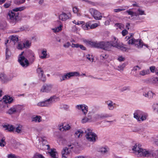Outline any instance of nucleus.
I'll return each instance as SVG.
<instances>
[{
    "label": "nucleus",
    "mask_w": 158,
    "mask_h": 158,
    "mask_svg": "<svg viewBox=\"0 0 158 158\" xmlns=\"http://www.w3.org/2000/svg\"><path fill=\"white\" fill-rule=\"evenodd\" d=\"M26 8L24 6L16 7L7 13V18L10 22L12 24L15 25L20 20L19 16L18 11H21Z\"/></svg>",
    "instance_id": "1"
},
{
    "label": "nucleus",
    "mask_w": 158,
    "mask_h": 158,
    "mask_svg": "<svg viewBox=\"0 0 158 158\" xmlns=\"http://www.w3.org/2000/svg\"><path fill=\"white\" fill-rule=\"evenodd\" d=\"M60 100L59 98L55 95L51 96L49 98L44 101L40 102L37 104V106L39 107H50L52 103Z\"/></svg>",
    "instance_id": "2"
},
{
    "label": "nucleus",
    "mask_w": 158,
    "mask_h": 158,
    "mask_svg": "<svg viewBox=\"0 0 158 158\" xmlns=\"http://www.w3.org/2000/svg\"><path fill=\"white\" fill-rule=\"evenodd\" d=\"M132 150L135 153L137 154L138 157L143 156V155H145V154L147 153V152L146 153H144L145 150L142 148L141 145L138 143H135L133 146Z\"/></svg>",
    "instance_id": "3"
},
{
    "label": "nucleus",
    "mask_w": 158,
    "mask_h": 158,
    "mask_svg": "<svg viewBox=\"0 0 158 158\" xmlns=\"http://www.w3.org/2000/svg\"><path fill=\"white\" fill-rule=\"evenodd\" d=\"M87 132L85 136L86 139L89 141L95 142L96 140L98 139L97 135L93 132L90 129H87Z\"/></svg>",
    "instance_id": "4"
},
{
    "label": "nucleus",
    "mask_w": 158,
    "mask_h": 158,
    "mask_svg": "<svg viewBox=\"0 0 158 158\" xmlns=\"http://www.w3.org/2000/svg\"><path fill=\"white\" fill-rule=\"evenodd\" d=\"M80 73L77 72H73L65 73L63 75H62L61 78H60V81H64L69 79L71 77L73 76H79Z\"/></svg>",
    "instance_id": "5"
},
{
    "label": "nucleus",
    "mask_w": 158,
    "mask_h": 158,
    "mask_svg": "<svg viewBox=\"0 0 158 158\" xmlns=\"http://www.w3.org/2000/svg\"><path fill=\"white\" fill-rule=\"evenodd\" d=\"M127 43L129 44L134 45L135 46L138 48H141L143 46L141 40H135L134 38L129 40Z\"/></svg>",
    "instance_id": "6"
},
{
    "label": "nucleus",
    "mask_w": 158,
    "mask_h": 158,
    "mask_svg": "<svg viewBox=\"0 0 158 158\" xmlns=\"http://www.w3.org/2000/svg\"><path fill=\"white\" fill-rule=\"evenodd\" d=\"M111 42L107 41L105 42L104 41L101 42V49H103L105 50L109 51H110L112 48V46H115L116 45L115 44H111Z\"/></svg>",
    "instance_id": "7"
},
{
    "label": "nucleus",
    "mask_w": 158,
    "mask_h": 158,
    "mask_svg": "<svg viewBox=\"0 0 158 158\" xmlns=\"http://www.w3.org/2000/svg\"><path fill=\"white\" fill-rule=\"evenodd\" d=\"M134 117L138 121H143L146 119L147 117L145 115L143 114V112L139 110H137L134 114Z\"/></svg>",
    "instance_id": "8"
},
{
    "label": "nucleus",
    "mask_w": 158,
    "mask_h": 158,
    "mask_svg": "<svg viewBox=\"0 0 158 158\" xmlns=\"http://www.w3.org/2000/svg\"><path fill=\"white\" fill-rule=\"evenodd\" d=\"M89 12L95 20H99L101 19L102 17L101 13L97 10L93 8H91L89 9Z\"/></svg>",
    "instance_id": "9"
},
{
    "label": "nucleus",
    "mask_w": 158,
    "mask_h": 158,
    "mask_svg": "<svg viewBox=\"0 0 158 158\" xmlns=\"http://www.w3.org/2000/svg\"><path fill=\"white\" fill-rule=\"evenodd\" d=\"M18 61L23 68H27L29 65V61L25 56H21L19 58H18Z\"/></svg>",
    "instance_id": "10"
},
{
    "label": "nucleus",
    "mask_w": 158,
    "mask_h": 158,
    "mask_svg": "<svg viewBox=\"0 0 158 158\" xmlns=\"http://www.w3.org/2000/svg\"><path fill=\"white\" fill-rule=\"evenodd\" d=\"M36 72L38 75L39 79L43 82L46 81V77L44 74V72L41 68H38L36 69Z\"/></svg>",
    "instance_id": "11"
},
{
    "label": "nucleus",
    "mask_w": 158,
    "mask_h": 158,
    "mask_svg": "<svg viewBox=\"0 0 158 158\" xmlns=\"http://www.w3.org/2000/svg\"><path fill=\"white\" fill-rule=\"evenodd\" d=\"M84 42L86 43L91 48H100L101 42H97V41H93L85 40Z\"/></svg>",
    "instance_id": "12"
},
{
    "label": "nucleus",
    "mask_w": 158,
    "mask_h": 158,
    "mask_svg": "<svg viewBox=\"0 0 158 158\" xmlns=\"http://www.w3.org/2000/svg\"><path fill=\"white\" fill-rule=\"evenodd\" d=\"M76 108L78 110H81L85 115H86L88 112V107L86 105H78L76 106Z\"/></svg>",
    "instance_id": "13"
},
{
    "label": "nucleus",
    "mask_w": 158,
    "mask_h": 158,
    "mask_svg": "<svg viewBox=\"0 0 158 158\" xmlns=\"http://www.w3.org/2000/svg\"><path fill=\"white\" fill-rule=\"evenodd\" d=\"M52 88V85L45 84L43 85L40 91L43 92L48 93L51 91Z\"/></svg>",
    "instance_id": "14"
},
{
    "label": "nucleus",
    "mask_w": 158,
    "mask_h": 158,
    "mask_svg": "<svg viewBox=\"0 0 158 158\" xmlns=\"http://www.w3.org/2000/svg\"><path fill=\"white\" fill-rule=\"evenodd\" d=\"M71 16V15L70 12L68 13L67 14L65 13L62 12L59 15V18L60 20L64 21L69 19Z\"/></svg>",
    "instance_id": "15"
},
{
    "label": "nucleus",
    "mask_w": 158,
    "mask_h": 158,
    "mask_svg": "<svg viewBox=\"0 0 158 158\" xmlns=\"http://www.w3.org/2000/svg\"><path fill=\"white\" fill-rule=\"evenodd\" d=\"M13 101V98L10 96L5 95L3 98V102L7 105L11 103Z\"/></svg>",
    "instance_id": "16"
},
{
    "label": "nucleus",
    "mask_w": 158,
    "mask_h": 158,
    "mask_svg": "<svg viewBox=\"0 0 158 158\" xmlns=\"http://www.w3.org/2000/svg\"><path fill=\"white\" fill-rule=\"evenodd\" d=\"M19 108H20V109H19V110H21V107L19 105L13 106L8 111V113L10 114H14L18 111Z\"/></svg>",
    "instance_id": "17"
},
{
    "label": "nucleus",
    "mask_w": 158,
    "mask_h": 158,
    "mask_svg": "<svg viewBox=\"0 0 158 158\" xmlns=\"http://www.w3.org/2000/svg\"><path fill=\"white\" fill-rule=\"evenodd\" d=\"M112 116L107 114L102 113L97 114L95 115V117L98 119H103L108 117H111Z\"/></svg>",
    "instance_id": "18"
},
{
    "label": "nucleus",
    "mask_w": 158,
    "mask_h": 158,
    "mask_svg": "<svg viewBox=\"0 0 158 158\" xmlns=\"http://www.w3.org/2000/svg\"><path fill=\"white\" fill-rule=\"evenodd\" d=\"M11 80V79H10L7 78L6 75L4 73H2L0 74V81L2 83H5Z\"/></svg>",
    "instance_id": "19"
},
{
    "label": "nucleus",
    "mask_w": 158,
    "mask_h": 158,
    "mask_svg": "<svg viewBox=\"0 0 158 158\" xmlns=\"http://www.w3.org/2000/svg\"><path fill=\"white\" fill-rule=\"evenodd\" d=\"M3 127L6 128V129L7 130L10 132H13L15 130V127L12 125L7 124L3 125Z\"/></svg>",
    "instance_id": "20"
},
{
    "label": "nucleus",
    "mask_w": 158,
    "mask_h": 158,
    "mask_svg": "<svg viewBox=\"0 0 158 158\" xmlns=\"http://www.w3.org/2000/svg\"><path fill=\"white\" fill-rule=\"evenodd\" d=\"M106 104L107 105V108L110 110H113L114 108V105L115 104V103H114L113 102L110 100L107 101L106 102Z\"/></svg>",
    "instance_id": "21"
},
{
    "label": "nucleus",
    "mask_w": 158,
    "mask_h": 158,
    "mask_svg": "<svg viewBox=\"0 0 158 158\" xmlns=\"http://www.w3.org/2000/svg\"><path fill=\"white\" fill-rule=\"evenodd\" d=\"M52 158H57L56 154L57 152L56 151V149L55 148L52 149L51 151L48 152Z\"/></svg>",
    "instance_id": "22"
},
{
    "label": "nucleus",
    "mask_w": 158,
    "mask_h": 158,
    "mask_svg": "<svg viewBox=\"0 0 158 158\" xmlns=\"http://www.w3.org/2000/svg\"><path fill=\"white\" fill-rule=\"evenodd\" d=\"M112 40H111L109 41L110 42H111V44L113 45V44H115L116 45L115 46H112L113 47H115L117 48L118 46L119 45L118 44V43L117 41L118 39L114 36H112L111 37Z\"/></svg>",
    "instance_id": "23"
},
{
    "label": "nucleus",
    "mask_w": 158,
    "mask_h": 158,
    "mask_svg": "<svg viewBox=\"0 0 158 158\" xmlns=\"http://www.w3.org/2000/svg\"><path fill=\"white\" fill-rule=\"evenodd\" d=\"M5 55L6 59L7 60L9 59L11 55V52L10 49L7 47V46H6Z\"/></svg>",
    "instance_id": "24"
},
{
    "label": "nucleus",
    "mask_w": 158,
    "mask_h": 158,
    "mask_svg": "<svg viewBox=\"0 0 158 158\" xmlns=\"http://www.w3.org/2000/svg\"><path fill=\"white\" fill-rule=\"evenodd\" d=\"M153 93L152 91H149L147 93H143V95L146 97L150 98L153 97Z\"/></svg>",
    "instance_id": "25"
},
{
    "label": "nucleus",
    "mask_w": 158,
    "mask_h": 158,
    "mask_svg": "<svg viewBox=\"0 0 158 158\" xmlns=\"http://www.w3.org/2000/svg\"><path fill=\"white\" fill-rule=\"evenodd\" d=\"M10 42L13 41L14 44L17 42L19 41L18 36L16 35L14 36V35L10 36Z\"/></svg>",
    "instance_id": "26"
},
{
    "label": "nucleus",
    "mask_w": 158,
    "mask_h": 158,
    "mask_svg": "<svg viewBox=\"0 0 158 158\" xmlns=\"http://www.w3.org/2000/svg\"><path fill=\"white\" fill-rule=\"evenodd\" d=\"M41 117L39 115H36L35 117L32 118V121L33 122H40L41 121Z\"/></svg>",
    "instance_id": "27"
},
{
    "label": "nucleus",
    "mask_w": 158,
    "mask_h": 158,
    "mask_svg": "<svg viewBox=\"0 0 158 158\" xmlns=\"http://www.w3.org/2000/svg\"><path fill=\"white\" fill-rule=\"evenodd\" d=\"M146 152L147 153L145 154V155H143V157H151V156H154L155 154L154 153H153L152 152H149L148 151H146V150L144 151V154L146 153Z\"/></svg>",
    "instance_id": "28"
},
{
    "label": "nucleus",
    "mask_w": 158,
    "mask_h": 158,
    "mask_svg": "<svg viewBox=\"0 0 158 158\" xmlns=\"http://www.w3.org/2000/svg\"><path fill=\"white\" fill-rule=\"evenodd\" d=\"M149 69L151 72L154 73L155 72L158 75V68L156 69L155 66H152L150 67Z\"/></svg>",
    "instance_id": "29"
},
{
    "label": "nucleus",
    "mask_w": 158,
    "mask_h": 158,
    "mask_svg": "<svg viewBox=\"0 0 158 158\" xmlns=\"http://www.w3.org/2000/svg\"><path fill=\"white\" fill-rule=\"evenodd\" d=\"M31 52V56L30 57V56H27V57L30 60V61L31 63H32L34 62L35 59V54L33 52Z\"/></svg>",
    "instance_id": "30"
},
{
    "label": "nucleus",
    "mask_w": 158,
    "mask_h": 158,
    "mask_svg": "<svg viewBox=\"0 0 158 158\" xmlns=\"http://www.w3.org/2000/svg\"><path fill=\"white\" fill-rule=\"evenodd\" d=\"M126 64L124 63H123L121 65H119L116 68V69L118 71H123L124 68L125 67Z\"/></svg>",
    "instance_id": "31"
},
{
    "label": "nucleus",
    "mask_w": 158,
    "mask_h": 158,
    "mask_svg": "<svg viewBox=\"0 0 158 158\" xmlns=\"http://www.w3.org/2000/svg\"><path fill=\"white\" fill-rule=\"evenodd\" d=\"M24 48H28L31 46V42H30L29 40H27L26 42L23 43Z\"/></svg>",
    "instance_id": "32"
},
{
    "label": "nucleus",
    "mask_w": 158,
    "mask_h": 158,
    "mask_svg": "<svg viewBox=\"0 0 158 158\" xmlns=\"http://www.w3.org/2000/svg\"><path fill=\"white\" fill-rule=\"evenodd\" d=\"M150 71L148 69L143 70L140 72L139 74L142 76H144L146 74H149Z\"/></svg>",
    "instance_id": "33"
},
{
    "label": "nucleus",
    "mask_w": 158,
    "mask_h": 158,
    "mask_svg": "<svg viewBox=\"0 0 158 158\" xmlns=\"http://www.w3.org/2000/svg\"><path fill=\"white\" fill-rule=\"evenodd\" d=\"M42 54L43 55L40 57V58L42 59L46 58L47 56V50L46 49H43L42 52Z\"/></svg>",
    "instance_id": "34"
},
{
    "label": "nucleus",
    "mask_w": 158,
    "mask_h": 158,
    "mask_svg": "<svg viewBox=\"0 0 158 158\" xmlns=\"http://www.w3.org/2000/svg\"><path fill=\"white\" fill-rule=\"evenodd\" d=\"M24 47L23 44H22L19 43L18 44L17 48L19 50H22L23 48H25Z\"/></svg>",
    "instance_id": "35"
},
{
    "label": "nucleus",
    "mask_w": 158,
    "mask_h": 158,
    "mask_svg": "<svg viewBox=\"0 0 158 158\" xmlns=\"http://www.w3.org/2000/svg\"><path fill=\"white\" fill-rule=\"evenodd\" d=\"M130 87L129 86H126L123 87L120 89V90L121 92H123L124 91L130 90Z\"/></svg>",
    "instance_id": "36"
},
{
    "label": "nucleus",
    "mask_w": 158,
    "mask_h": 158,
    "mask_svg": "<svg viewBox=\"0 0 158 158\" xmlns=\"http://www.w3.org/2000/svg\"><path fill=\"white\" fill-rule=\"evenodd\" d=\"M5 145L6 142L5 141V139L3 138L0 141V146L3 147Z\"/></svg>",
    "instance_id": "37"
},
{
    "label": "nucleus",
    "mask_w": 158,
    "mask_h": 158,
    "mask_svg": "<svg viewBox=\"0 0 158 158\" xmlns=\"http://www.w3.org/2000/svg\"><path fill=\"white\" fill-rule=\"evenodd\" d=\"M117 48L118 49H120L121 50L123 51H126L128 49V48L125 47L123 46H121L119 45Z\"/></svg>",
    "instance_id": "38"
},
{
    "label": "nucleus",
    "mask_w": 158,
    "mask_h": 158,
    "mask_svg": "<svg viewBox=\"0 0 158 158\" xmlns=\"http://www.w3.org/2000/svg\"><path fill=\"white\" fill-rule=\"evenodd\" d=\"M62 26L61 25H60L59 26L53 29V30H54L55 32H58L61 30V27Z\"/></svg>",
    "instance_id": "39"
},
{
    "label": "nucleus",
    "mask_w": 158,
    "mask_h": 158,
    "mask_svg": "<svg viewBox=\"0 0 158 158\" xmlns=\"http://www.w3.org/2000/svg\"><path fill=\"white\" fill-rule=\"evenodd\" d=\"M73 23L77 25L82 24L85 23V22L83 21H78L77 22H76L75 20L73 21Z\"/></svg>",
    "instance_id": "40"
},
{
    "label": "nucleus",
    "mask_w": 158,
    "mask_h": 158,
    "mask_svg": "<svg viewBox=\"0 0 158 158\" xmlns=\"http://www.w3.org/2000/svg\"><path fill=\"white\" fill-rule=\"evenodd\" d=\"M100 151L102 153H105L107 152V149L105 148H102L100 150Z\"/></svg>",
    "instance_id": "41"
},
{
    "label": "nucleus",
    "mask_w": 158,
    "mask_h": 158,
    "mask_svg": "<svg viewBox=\"0 0 158 158\" xmlns=\"http://www.w3.org/2000/svg\"><path fill=\"white\" fill-rule=\"evenodd\" d=\"M90 24H91V22H88L87 23H86V24L84 26V24H83L82 26L83 27H84L85 26V27L87 29L88 28V27H90Z\"/></svg>",
    "instance_id": "42"
},
{
    "label": "nucleus",
    "mask_w": 158,
    "mask_h": 158,
    "mask_svg": "<svg viewBox=\"0 0 158 158\" xmlns=\"http://www.w3.org/2000/svg\"><path fill=\"white\" fill-rule=\"evenodd\" d=\"M125 10V9H115L114 10V11L115 12H118L121 11H124Z\"/></svg>",
    "instance_id": "43"
},
{
    "label": "nucleus",
    "mask_w": 158,
    "mask_h": 158,
    "mask_svg": "<svg viewBox=\"0 0 158 158\" xmlns=\"http://www.w3.org/2000/svg\"><path fill=\"white\" fill-rule=\"evenodd\" d=\"M98 26V23H94L90 25V28L91 29H94V28H96V27H97Z\"/></svg>",
    "instance_id": "44"
},
{
    "label": "nucleus",
    "mask_w": 158,
    "mask_h": 158,
    "mask_svg": "<svg viewBox=\"0 0 158 158\" xmlns=\"http://www.w3.org/2000/svg\"><path fill=\"white\" fill-rule=\"evenodd\" d=\"M88 122H89V121L88 120L87 117L84 118L82 119L81 121V123H84Z\"/></svg>",
    "instance_id": "45"
},
{
    "label": "nucleus",
    "mask_w": 158,
    "mask_h": 158,
    "mask_svg": "<svg viewBox=\"0 0 158 158\" xmlns=\"http://www.w3.org/2000/svg\"><path fill=\"white\" fill-rule=\"evenodd\" d=\"M138 11L139 12V14L140 15H145L144 12L143 10H142L140 8H139L138 10Z\"/></svg>",
    "instance_id": "46"
},
{
    "label": "nucleus",
    "mask_w": 158,
    "mask_h": 158,
    "mask_svg": "<svg viewBox=\"0 0 158 158\" xmlns=\"http://www.w3.org/2000/svg\"><path fill=\"white\" fill-rule=\"evenodd\" d=\"M78 10L79 9L76 6H75L73 8V11L74 13H77L78 11Z\"/></svg>",
    "instance_id": "47"
},
{
    "label": "nucleus",
    "mask_w": 158,
    "mask_h": 158,
    "mask_svg": "<svg viewBox=\"0 0 158 158\" xmlns=\"http://www.w3.org/2000/svg\"><path fill=\"white\" fill-rule=\"evenodd\" d=\"M79 132H80V131L77 130L76 131L74 134L75 136L79 137L80 136V133H79Z\"/></svg>",
    "instance_id": "48"
},
{
    "label": "nucleus",
    "mask_w": 158,
    "mask_h": 158,
    "mask_svg": "<svg viewBox=\"0 0 158 158\" xmlns=\"http://www.w3.org/2000/svg\"><path fill=\"white\" fill-rule=\"evenodd\" d=\"M8 158H17V156L14 154H10L7 156Z\"/></svg>",
    "instance_id": "49"
},
{
    "label": "nucleus",
    "mask_w": 158,
    "mask_h": 158,
    "mask_svg": "<svg viewBox=\"0 0 158 158\" xmlns=\"http://www.w3.org/2000/svg\"><path fill=\"white\" fill-rule=\"evenodd\" d=\"M19 126L15 128V131L18 133H20L21 132V130L19 128Z\"/></svg>",
    "instance_id": "50"
},
{
    "label": "nucleus",
    "mask_w": 158,
    "mask_h": 158,
    "mask_svg": "<svg viewBox=\"0 0 158 158\" xmlns=\"http://www.w3.org/2000/svg\"><path fill=\"white\" fill-rule=\"evenodd\" d=\"M11 2H8L6 3L3 5L4 7L5 8H8L10 6Z\"/></svg>",
    "instance_id": "51"
},
{
    "label": "nucleus",
    "mask_w": 158,
    "mask_h": 158,
    "mask_svg": "<svg viewBox=\"0 0 158 158\" xmlns=\"http://www.w3.org/2000/svg\"><path fill=\"white\" fill-rule=\"evenodd\" d=\"M128 33V31L126 29H124L122 31V34L123 36L126 35Z\"/></svg>",
    "instance_id": "52"
},
{
    "label": "nucleus",
    "mask_w": 158,
    "mask_h": 158,
    "mask_svg": "<svg viewBox=\"0 0 158 158\" xmlns=\"http://www.w3.org/2000/svg\"><path fill=\"white\" fill-rule=\"evenodd\" d=\"M127 12L128 13V14L129 15H131L132 16H133L134 12L130 10H127Z\"/></svg>",
    "instance_id": "53"
},
{
    "label": "nucleus",
    "mask_w": 158,
    "mask_h": 158,
    "mask_svg": "<svg viewBox=\"0 0 158 158\" xmlns=\"http://www.w3.org/2000/svg\"><path fill=\"white\" fill-rule=\"evenodd\" d=\"M153 83H158V77H154L152 78Z\"/></svg>",
    "instance_id": "54"
},
{
    "label": "nucleus",
    "mask_w": 158,
    "mask_h": 158,
    "mask_svg": "<svg viewBox=\"0 0 158 158\" xmlns=\"http://www.w3.org/2000/svg\"><path fill=\"white\" fill-rule=\"evenodd\" d=\"M79 48H80L82 50L85 51L86 50V47H85L82 45L80 44L79 46Z\"/></svg>",
    "instance_id": "55"
},
{
    "label": "nucleus",
    "mask_w": 158,
    "mask_h": 158,
    "mask_svg": "<svg viewBox=\"0 0 158 158\" xmlns=\"http://www.w3.org/2000/svg\"><path fill=\"white\" fill-rule=\"evenodd\" d=\"M80 44H74L72 43V47L73 48H79Z\"/></svg>",
    "instance_id": "56"
},
{
    "label": "nucleus",
    "mask_w": 158,
    "mask_h": 158,
    "mask_svg": "<svg viewBox=\"0 0 158 158\" xmlns=\"http://www.w3.org/2000/svg\"><path fill=\"white\" fill-rule=\"evenodd\" d=\"M118 60L120 62L124 61L125 60L124 58L122 56H120L118 58Z\"/></svg>",
    "instance_id": "57"
},
{
    "label": "nucleus",
    "mask_w": 158,
    "mask_h": 158,
    "mask_svg": "<svg viewBox=\"0 0 158 158\" xmlns=\"http://www.w3.org/2000/svg\"><path fill=\"white\" fill-rule=\"evenodd\" d=\"M101 59L102 60H103L105 59H106L107 58V55L106 54H102L101 56Z\"/></svg>",
    "instance_id": "58"
},
{
    "label": "nucleus",
    "mask_w": 158,
    "mask_h": 158,
    "mask_svg": "<svg viewBox=\"0 0 158 158\" xmlns=\"http://www.w3.org/2000/svg\"><path fill=\"white\" fill-rule=\"evenodd\" d=\"M71 45V44L70 42H68L66 44L64 45V47L65 48H68Z\"/></svg>",
    "instance_id": "59"
},
{
    "label": "nucleus",
    "mask_w": 158,
    "mask_h": 158,
    "mask_svg": "<svg viewBox=\"0 0 158 158\" xmlns=\"http://www.w3.org/2000/svg\"><path fill=\"white\" fill-rule=\"evenodd\" d=\"M35 158H45L42 154H39L35 156Z\"/></svg>",
    "instance_id": "60"
},
{
    "label": "nucleus",
    "mask_w": 158,
    "mask_h": 158,
    "mask_svg": "<svg viewBox=\"0 0 158 158\" xmlns=\"http://www.w3.org/2000/svg\"><path fill=\"white\" fill-rule=\"evenodd\" d=\"M63 108L65 110H67L69 109V106L66 105H63Z\"/></svg>",
    "instance_id": "61"
},
{
    "label": "nucleus",
    "mask_w": 158,
    "mask_h": 158,
    "mask_svg": "<svg viewBox=\"0 0 158 158\" xmlns=\"http://www.w3.org/2000/svg\"><path fill=\"white\" fill-rule=\"evenodd\" d=\"M86 58L89 60L91 61V58L93 57L92 55H91L90 54H88L86 55Z\"/></svg>",
    "instance_id": "62"
},
{
    "label": "nucleus",
    "mask_w": 158,
    "mask_h": 158,
    "mask_svg": "<svg viewBox=\"0 0 158 158\" xmlns=\"http://www.w3.org/2000/svg\"><path fill=\"white\" fill-rule=\"evenodd\" d=\"M70 126L69 125H67L66 126H64V128L65 130H69L70 129Z\"/></svg>",
    "instance_id": "63"
},
{
    "label": "nucleus",
    "mask_w": 158,
    "mask_h": 158,
    "mask_svg": "<svg viewBox=\"0 0 158 158\" xmlns=\"http://www.w3.org/2000/svg\"><path fill=\"white\" fill-rule=\"evenodd\" d=\"M154 110L158 113V104H156V107L154 109Z\"/></svg>",
    "instance_id": "64"
}]
</instances>
